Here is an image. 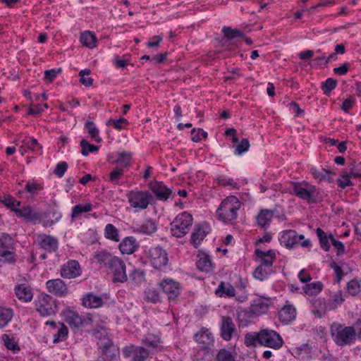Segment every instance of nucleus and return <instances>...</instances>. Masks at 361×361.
Listing matches in <instances>:
<instances>
[{
  "label": "nucleus",
  "instance_id": "15",
  "mask_svg": "<svg viewBox=\"0 0 361 361\" xmlns=\"http://www.w3.org/2000/svg\"><path fill=\"white\" fill-rule=\"evenodd\" d=\"M237 329L231 317L228 316L221 317V323L220 326V336L223 340L229 341L233 335L236 333Z\"/></svg>",
  "mask_w": 361,
  "mask_h": 361
},
{
  "label": "nucleus",
  "instance_id": "45",
  "mask_svg": "<svg viewBox=\"0 0 361 361\" xmlns=\"http://www.w3.org/2000/svg\"><path fill=\"white\" fill-rule=\"evenodd\" d=\"M323 288V284L320 281L307 283L304 287V292L308 295H316L319 294Z\"/></svg>",
  "mask_w": 361,
  "mask_h": 361
},
{
  "label": "nucleus",
  "instance_id": "30",
  "mask_svg": "<svg viewBox=\"0 0 361 361\" xmlns=\"http://www.w3.org/2000/svg\"><path fill=\"white\" fill-rule=\"evenodd\" d=\"M82 305L87 308H99L103 305V299L102 297L89 293L85 295L82 298Z\"/></svg>",
  "mask_w": 361,
  "mask_h": 361
},
{
  "label": "nucleus",
  "instance_id": "12",
  "mask_svg": "<svg viewBox=\"0 0 361 361\" xmlns=\"http://www.w3.org/2000/svg\"><path fill=\"white\" fill-rule=\"evenodd\" d=\"M159 287L167 295L169 300L176 298L180 293V284L172 279L168 278L164 279L159 283Z\"/></svg>",
  "mask_w": 361,
  "mask_h": 361
},
{
  "label": "nucleus",
  "instance_id": "27",
  "mask_svg": "<svg viewBox=\"0 0 361 361\" xmlns=\"http://www.w3.org/2000/svg\"><path fill=\"white\" fill-rule=\"evenodd\" d=\"M255 255L257 257L260 259L261 262L259 264L271 269L274 262L276 259V253L274 250H269L267 252H264L259 249H256Z\"/></svg>",
  "mask_w": 361,
  "mask_h": 361
},
{
  "label": "nucleus",
  "instance_id": "5",
  "mask_svg": "<svg viewBox=\"0 0 361 361\" xmlns=\"http://www.w3.org/2000/svg\"><path fill=\"white\" fill-rule=\"evenodd\" d=\"M283 341L279 333L274 330H260V345L271 348L275 350L282 347Z\"/></svg>",
  "mask_w": 361,
  "mask_h": 361
},
{
  "label": "nucleus",
  "instance_id": "48",
  "mask_svg": "<svg viewBox=\"0 0 361 361\" xmlns=\"http://www.w3.org/2000/svg\"><path fill=\"white\" fill-rule=\"evenodd\" d=\"M132 159V154L130 152H127L126 151H123L118 154V158L115 161L116 164H118L121 168H126L130 164V161Z\"/></svg>",
  "mask_w": 361,
  "mask_h": 361
},
{
  "label": "nucleus",
  "instance_id": "62",
  "mask_svg": "<svg viewBox=\"0 0 361 361\" xmlns=\"http://www.w3.org/2000/svg\"><path fill=\"white\" fill-rule=\"evenodd\" d=\"M350 177H353L350 175V173L349 174H343L340 177L337 178V184L338 186L341 188H345L348 186H350L352 185V183L350 180Z\"/></svg>",
  "mask_w": 361,
  "mask_h": 361
},
{
  "label": "nucleus",
  "instance_id": "21",
  "mask_svg": "<svg viewBox=\"0 0 361 361\" xmlns=\"http://www.w3.org/2000/svg\"><path fill=\"white\" fill-rule=\"evenodd\" d=\"M210 231V226L207 223L204 222L196 226L191 234L190 241L192 244L197 247Z\"/></svg>",
  "mask_w": 361,
  "mask_h": 361
},
{
  "label": "nucleus",
  "instance_id": "44",
  "mask_svg": "<svg viewBox=\"0 0 361 361\" xmlns=\"http://www.w3.org/2000/svg\"><path fill=\"white\" fill-rule=\"evenodd\" d=\"M13 311L10 308L0 307V328L7 326L13 317Z\"/></svg>",
  "mask_w": 361,
  "mask_h": 361
},
{
  "label": "nucleus",
  "instance_id": "46",
  "mask_svg": "<svg viewBox=\"0 0 361 361\" xmlns=\"http://www.w3.org/2000/svg\"><path fill=\"white\" fill-rule=\"evenodd\" d=\"M271 269L264 265L259 264L253 271V276L259 281H263L268 278Z\"/></svg>",
  "mask_w": 361,
  "mask_h": 361
},
{
  "label": "nucleus",
  "instance_id": "43",
  "mask_svg": "<svg viewBox=\"0 0 361 361\" xmlns=\"http://www.w3.org/2000/svg\"><path fill=\"white\" fill-rule=\"evenodd\" d=\"M104 236L106 238L118 243L120 240L118 230L111 224L106 225L104 228Z\"/></svg>",
  "mask_w": 361,
  "mask_h": 361
},
{
  "label": "nucleus",
  "instance_id": "2",
  "mask_svg": "<svg viewBox=\"0 0 361 361\" xmlns=\"http://www.w3.org/2000/svg\"><path fill=\"white\" fill-rule=\"evenodd\" d=\"M355 333L353 326H344L338 322L332 323L330 326V334L334 342L341 347L353 343L355 341Z\"/></svg>",
  "mask_w": 361,
  "mask_h": 361
},
{
  "label": "nucleus",
  "instance_id": "60",
  "mask_svg": "<svg viewBox=\"0 0 361 361\" xmlns=\"http://www.w3.org/2000/svg\"><path fill=\"white\" fill-rule=\"evenodd\" d=\"M347 291L352 295H356L360 291L359 282L355 279L349 281L347 285Z\"/></svg>",
  "mask_w": 361,
  "mask_h": 361
},
{
  "label": "nucleus",
  "instance_id": "14",
  "mask_svg": "<svg viewBox=\"0 0 361 361\" xmlns=\"http://www.w3.org/2000/svg\"><path fill=\"white\" fill-rule=\"evenodd\" d=\"M13 249V239L6 233H0V256L4 257L7 261L14 260V254L11 251Z\"/></svg>",
  "mask_w": 361,
  "mask_h": 361
},
{
  "label": "nucleus",
  "instance_id": "59",
  "mask_svg": "<svg viewBox=\"0 0 361 361\" xmlns=\"http://www.w3.org/2000/svg\"><path fill=\"white\" fill-rule=\"evenodd\" d=\"M157 231V226L155 223L151 220L147 221L140 226V231L144 233L150 235Z\"/></svg>",
  "mask_w": 361,
  "mask_h": 361
},
{
  "label": "nucleus",
  "instance_id": "7",
  "mask_svg": "<svg viewBox=\"0 0 361 361\" xmlns=\"http://www.w3.org/2000/svg\"><path fill=\"white\" fill-rule=\"evenodd\" d=\"M292 192L299 198L310 201L316 192V187L306 181L292 183Z\"/></svg>",
  "mask_w": 361,
  "mask_h": 361
},
{
  "label": "nucleus",
  "instance_id": "57",
  "mask_svg": "<svg viewBox=\"0 0 361 361\" xmlns=\"http://www.w3.org/2000/svg\"><path fill=\"white\" fill-rule=\"evenodd\" d=\"M144 343L149 348H155L160 343V338L156 335L148 334L143 340Z\"/></svg>",
  "mask_w": 361,
  "mask_h": 361
},
{
  "label": "nucleus",
  "instance_id": "37",
  "mask_svg": "<svg viewBox=\"0 0 361 361\" xmlns=\"http://www.w3.org/2000/svg\"><path fill=\"white\" fill-rule=\"evenodd\" d=\"M221 31L224 37L228 41L245 37V32L243 30L237 28L233 29L229 26H224Z\"/></svg>",
  "mask_w": 361,
  "mask_h": 361
},
{
  "label": "nucleus",
  "instance_id": "52",
  "mask_svg": "<svg viewBox=\"0 0 361 361\" xmlns=\"http://www.w3.org/2000/svg\"><path fill=\"white\" fill-rule=\"evenodd\" d=\"M92 210L91 204H75L73 209L72 218L80 219L82 214L89 212Z\"/></svg>",
  "mask_w": 361,
  "mask_h": 361
},
{
  "label": "nucleus",
  "instance_id": "20",
  "mask_svg": "<svg viewBox=\"0 0 361 361\" xmlns=\"http://www.w3.org/2000/svg\"><path fill=\"white\" fill-rule=\"evenodd\" d=\"M272 303L270 298H259L253 300L250 307V312L255 316L265 314Z\"/></svg>",
  "mask_w": 361,
  "mask_h": 361
},
{
  "label": "nucleus",
  "instance_id": "53",
  "mask_svg": "<svg viewBox=\"0 0 361 361\" xmlns=\"http://www.w3.org/2000/svg\"><path fill=\"white\" fill-rule=\"evenodd\" d=\"M80 145L81 147V154L83 156H87L90 153H94L99 150V147L90 144L85 139H82Z\"/></svg>",
  "mask_w": 361,
  "mask_h": 361
},
{
  "label": "nucleus",
  "instance_id": "39",
  "mask_svg": "<svg viewBox=\"0 0 361 361\" xmlns=\"http://www.w3.org/2000/svg\"><path fill=\"white\" fill-rule=\"evenodd\" d=\"M99 348L102 350V355L106 356L107 359L111 360L116 357L113 352L114 350V343L109 338H106L105 341L100 344Z\"/></svg>",
  "mask_w": 361,
  "mask_h": 361
},
{
  "label": "nucleus",
  "instance_id": "49",
  "mask_svg": "<svg viewBox=\"0 0 361 361\" xmlns=\"http://www.w3.org/2000/svg\"><path fill=\"white\" fill-rule=\"evenodd\" d=\"M337 84L336 80L329 78L325 81L322 82L321 89L326 96H329L331 92L336 87Z\"/></svg>",
  "mask_w": 361,
  "mask_h": 361
},
{
  "label": "nucleus",
  "instance_id": "29",
  "mask_svg": "<svg viewBox=\"0 0 361 361\" xmlns=\"http://www.w3.org/2000/svg\"><path fill=\"white\" fill-rule=\"evenodd\" d=\"M310 173L314 179L319 181H328L329 183L334 181V176H335V173L324 168L317 169L312 167L310 169Z\"/></svg>",
  "mask_w": 361,
  "mask_h": 361
},
{
  "label": "nucleus",
  "instance_id": "41",
  "mask_svg": "<svg viewBox=\"0 0 361 361\" xmlns=\"http://www.w3.org/2000/svg\"><path fill=\"white\" fill-rule=\"evenodd\" d=\"M27 147L36 154H41L42 152V145L38 142V141L35 138L32 137L24 140L23 141L22 147Z\"/></svg>",
  "mask_w": 361,
  "mask_h": 361
},
{
  "label": "nucleus",
  "instance_id": "8",
  "mask_svg": "<svg viewBox=\"0 0 361 361\" xmlns=\"http://www.w3.org/2000/svg\"><path fill=\"white\" fill-rule=\"evenodd\" d=\"M224 134L226 136L231 137V142L235 144L233 150L235 155L241 156L249 150L250 147L249 140L247 138H243L239 141L236 129L233 128H228L226 130Z\"/></svg>",
  "mask_w": 361,
  "mask_h": 361
},
{
  "label": "nucleus",
  "instance_id": "47",
  "mask_svg": "<svg viewBox=\"0 0 361 361\" xmlns=\"http://www.w3.org/2000/svg\"><path fill=\"white\" fill-rule=\"evenodd\" d=\"M85 128L96 142L102 141V138L99 137V130L93 121H87L85 123Z\"/></svg>",
  "mask_w": 361,
  "mask_h": 361
},
{
  "label": "nucleus",
  "instance_id": "11",
  "mask_svg": "<svg viewBox=\"0 0 361 361\" xmlns=\"http://www.w3.org/2000/svg\"><path fill=\"white\" fill-rule=\"evenodd\" d=\"M123 356L132 357V361H145L149 356V352L142 346L130 345L123 349Z\"/></svg>",
  "mask_w": 361,
  "mask_h": 361
},
{
  "label": "nucleus",
  "instance_id": "25",
  "mask_svg": "<svg viewBox=\"0 0 361 361\" xmlns=\"http://www.w3.org/2000/svg\"><path fill=\"white\" fill-rule=\"evenodd\" d=\"M138 247V243L133 236L126 237L118 245L121 252L126 255L134 253Z\"/></svg>",
  "mask_w": 361,
  "mask_h": 361
},
{
  "label": "nucleus",
  "instance_id": "40",
  "mask_svg": "<svg viewBox=\"0 0 361 361\" xmlns=\"http://www.w3.org/2000/svg\"><path fill=\"white\" fill-rule=\"evenodd\" d=\"M273 217V212L269 209H262L257 216V224L262 227L265 228L269 225L271 219Z\"/></svg>",
  "mask_w": 361,
  "mask_h": 361
},
{
  "label": "nucleus",
  "instance_id": "22",
  "mask_svg": "<svg viewBox=\"0 0 361 361\" xmlns=\"http://www.w3.org/2000/svg\"><path fill=\"white\" fill-rule=\"evenodd\" d=\"M129 203H150L154 200L152 195L147 190H131L128 193Z\"/></svg>",
  "mask_w": 361,
  "mask_h": 361
},
{
  "label": "nucleus",
  "instance_id": "61",
  "mask_svg": "<svg viewBox=\"0 0 361 361\" xmlns=\"http://www.w3.org/2000/svg\"><path fill=\"white\" fill-rule=\"evenodd\" d=\"M216 360L218 361H235L231 353L226 349H221L219 351Z\"/></svg>",
  "mask_w": 361,
  "mask_h": 361
},
{
  "label": "nucleus",
  "instance_id": "18",
  "mask_svg": "<svg viewBox=\"0 0 361 361\" xmlns=\"http://www.w3.org/2000/svg\"><path fill=\"white\" fill-rule=\"evenodd\" d=\"M47 290L58 297H63L68 294V288L64 281L61 279H50L46 282Z\"/></svg>",
  "mask_w": 361,
  "mask_h": 361
},
{
  "label": "nucleus",
  "instance_id": "26",
  "mask_svg": "<svg viewBox=\"0 0 361 361\" xmlns=\"http://www.w3.org/2000/svg\"><path fill=\"white\" fill-rule=\"evenodd\" d=\"M65 322L72 329H79L81 328V318L78 313L70 309H66L63 312Z\"/></svg>",
  "mask_w": 361,
  "mask_h": 361
},
{
  "label": "nucleus",
  "instance_id": "9",
  "mask_svg": "<svg viewBox=\"0 0 361 361\" xmlns=\"http://www.w3.org/2000/svg\"><path fill=\"white\" fill-rule=\"evenodd\" d=\"M149 262L154 268L159 269L168 263V256L165 250L159 246L152 247L149 250Z\"/></svg>",
  "mask_w": 361,
  "mask_h": 361
},
{
  "label": "nucleus",
  "instance_id": "31",
  "mask_svg": "<svg viewBox=\"0 0 361 361\" xmlns=\"http://www.w3.org/2000/svg\"><path fill=\"white\" fill-rule=\"evenodd\" d=\"M197 267L199 270L204 272H212L214 267L209 255L204 252H199L197 255Z\"/></svg>",
  "mask_w": 361,
  "mask_h": 361
},
{
  "label": "nucleus",
  "instance_id": "50",
  "mask_svg": "<svg viewBox=\"0 0 361 361\" xmlns=\"http://www.w3.org/2000/svg\"><path fill=\"white\" fill-rule=\"evenodd\" d=\"M257 343L260 345V331L257 333H247L245 335L244 344L246 347L255 346Z\"/></svg>",
  "mask_w": 361,
  "mask_h": 361
},
{
  "label": "nucleus",
  "instance_id": "28",
  "mask_svg": "<svg viewBox=\"0 0 361 361\" xmlns=\"http://www.w3.org/2000/svg\"><path fill=\"white\" fill-rule=\"evenodd\" d=\"M14 290L16 297L23 302H30L33 298V293L30 287L25 283L16 286Z\"/></svg>",
  "mask_w": 361,
  "mask_h": 361
},
{
  "label": "nucleus",
  "instance_id": "42",
  "mask_svg": "<svg viewBox=\"0 0 361 361\" xmlns=\"http://www.w3.org/2000/svg\"><path fill=\"white\" fill-rule=\"evenodd\" d=\"M129 282L133 285H140L145 281V274L144 271L139 269H134L129 274Z\"/></svg>",
  "mask_w": 361,
  "mask_h": 361
},
{
  "label": "nucleus",
  "instance_id": "35",
  "mask_svg": "<svg viewBox=\"0 0 361 361\" xmlns=\"http://www.w3.org/2000/svg\"><path fill=\"white\" fill-rule=\"evenodd\" d=\"M80 42L85 47L92 49L97 45V37L93 32L85 31L82 32L80 37Z\"/></svg>",
  "mask_w": 361,
  "mask_h": 361
},
{
  "label": "nucleus",
  "instance_id": "32",
  "mask_svg": "<svg viewBox=\"0 0 361 361\" xmlns=\"http://www.w3.org/2000/svg\"><path fill=\"white\" fill-rule=\"evenodd\" d=\"M195 340L198 343L202 345L203 348H207V347L213 342L214 338L208 329H202L195 334Z\"/></svg>",
  "mask_w": 361,
  "mask_h": 361
},
{
  "label": "nucleus",
  "instance_id": "3",
  "mask_svg": "<svg viewBox=\"0 0 361 361\" xmlns=\"http://www.w3.org/2000/svg\"><path fill=\"white\" fill-rule=\"evenodd\" d=\"M192 224V217L188 212L178 215L171 223V234L177 238H181L188 233Z\"/></svg>",
  "mask_w": 361,
  "mask_h": 361
},
{
  "label": "nucleus",
  "instance_id": "58",
  "mask_svg": "<svg viewBox=\"0 0 361 361\" xmlns=\"http://www.w3.org/2000/svg\"><path fill=\"white\" fill-rule=\"evenodd\" d=\"M2 338L4 342V345L8 350H11L13 352L20 350V348L14 341L13 338H11L8 335L4 334Z\"/></svg>",
  "mask_w": 361,
  "mask_h": 361
},
{
  "label": "nucleus",
  "instance_id": "17",
  "mask_svg": "<svg viewBox=\"0 0 361 361\" xmlns=\"http://www.w3.org/2000/svg\"><path fill=\"white\" fill-rule=\"evenodd\" d=\"M37 242L40 248L50 253L56 252L59 247V240L56 237L44 233L37 235Z\"/></svg>",
  "mask_w": 361,
  "mask_h": 361
},
{
  "label": "nucleus",
  "instance_id": "23",
  "mask_svg": "<svg viewBox=\"0 0 361 361\" xmlns=\"http://www.w3.org/2000/svg\"><path fill=\"white\" fill-rule=\"evenodd\" d=\"M296 314L297 311L295 306L288 301H286V304L279 312V318L282 323L288 324L295 319Z\"/></svg>",
  "mask_w": 361,
  "mask_h": 361
},
{
  "label": "nucleus",
  "instance_id": "13",
  "mask_svg": "<svg viewBox=\"0 0 361 361\" xmlns=\"http://www.w3.org/2000/svg\"><path fill=\"white\" fill-rule=\"evenodd\" d=\"M239 208L233 204H220L216 210L218 219L224 223L231 222L236 219Z\"/></svg>",
  "mask_w": 361,
  "mask_h": 361
},
{
  "label": "nucleus",
  "instance_id": "24",
  "mask_svg": "<svg viewBox=\"0 0 361 361\" xmlns=\"http://www.w3.org/2000/svg\"><path fill=\"white\" fill-rule=\"evenodd\" d=\"M312 313L317 318H322L329 311L326 301L322 298H314L310 300Z\"/></svg>",
  "mask_w": 361,
  "mask_h": 361
},
{
  "label": "nucleus",
  "instance_id": "10",
  "mask_svg": "<svg viewBox=\"0 0 361 361\" xmlns=\"http://www.w3.org/2000/svg\"><path fill=\"white\" fill-rule=\"evenodd\" d=\"M149 188L155 195L156 199L159 201L165 202L172 196H175V193L172 189L167 187L163 182L153 180L149 183Z\"/></svg>",
  "mask_w": 361,
  "mask_h": 361
},
{
  "label": "nucleus",
  "instance_id": "34",
  "mask_svg": "<svg viewBox=\"0 0 361 361\" xmlns=\"http://www.w3.org/2000/svg\"><path fill=\"white\" fill-rule=\"evenodd\" d=\"M215 293L219 297H233L235 295V290L230 283L221 282Z\"/></svg>",
  "mask_w": 361,
  "mask_h": 361
},
{
  "label": "nucleus",
  "instance_id": "51",
  "mask_svg": "<svg viewBox=\"0 0 361 361\" xmlns=\"http://www.w3.org/2000/svg\"><path fill=\"white\" fill-rule=\"evenodd\" d=\"M145 299L149 302L157 303L160 301L159 293L154 288H148L145 290Z\"/></svg>",
  "mask_w": 361,
  "mask_h": 361
},
{
  "label": "nucleus",
  "instance_id": "19",
  "mask_svg": "<svg viewBox=\"0 0 361 361\" xmlns=\"http://www.w3.org/2000/svg\"><path fill=\"white\" fill-rule=\"evenodd\" d=\"M82 270L76 260H69L61 268V276L64 279H73L80 276Z\"/></svg>",
  "mask_w": 361,
  "mask_h": 361
},
{
  "label": "nucleus",
  "instance_id": "64",
  "mask_svg": "<svg viewBox=\"0 0 361 361\" xmlns=\"http://www.w3.org/2000/svg\"><path fill=\"white\" fill-rule=\"evenodd\" d=\"M67 169L68 164L66 161H60L56 164L54 170V173L59 178H61L65 174Z\"/></svg>",
  "mask_w": 361,
  "mask_h": 361
},
{
  "label": "nucleus",
  "instance_id": "1",
  "mask_svg": "<svg viewBox=\"0 0 361 361\" xmlns=\"http://www.w3.org/2000/svg\"><path fill=\"white\" fill-rule=\"evenodd\" d=\"M94 258L98 263L104 264L110 270L114 283H124L128 281L126 266L123 259L106 250L95 252Z\"/></svg>",
  "mask_w": 361,
  "mask_h": 361
},
{
  "label": "nucleus",
  "instance_id": "16",
  "mask_svg": "<svg viewBox=\"0 0 361 361\" xmlns=\"http://www.w3.org/2000/svg\"><path fill=\"white\" fill-rule=\"evenodd\" d=\"M5 205L13 212L17 216L22 217L27 221L37 220L39 218L37 214L30 206L21 207L22 204Z\"/></svg>",
  "mask_w": 361,
  "mask_h": 361
},
{
  "label": "nucleus",
  "instance_id": "54",
  "mask_svg": "<svg viewBox=\"0 0 361 361\" xmlns=\"http://www.w3.org/2000/svg\"><path fill=\"white\" fill-rule=\"evenodd\" d=\"M316 233L322 248L325 251L329 250L331 246L329 242V237L326 235V233L320 228H317Z\"/></svg>",
  "mask_w": 361,
  "mask_h": 361
},
{
  "label": "nucleus",
  "instance_id": "6",
  "mask_svg": "<svg viewBox=\"0 0 361 361\" xmlns=\"http://www.w3.org/2000/svg\"><path fill=\"white\" fill-rule=\"evenodd\" d=\"M37 311L43 317L56 313V305L52 297L47 294H41L35 302Z\"/></svg>",
  "mask_w": 361,
  "mask_h": 361
},
{
  "label": "nucleus",
  "instance_id": "36",
  "mask_svg": "<svg viewBox=\"0 0 361 361\" xmlns=\"http://www.w3.org/2000/svg\"><path fill=\"white\" fill-rule=\"evenodd\" d=\"M216 183L223 187H230L232 189H238L240 188L239 183L232 178L225 175H219L215 178Z\"/></svg>",
  "mask_w": 361,
  "mask_h": 361
},
{
  "label": "nucleus",
  "instance_id": "33",
  "mask_svg": "<svg viewBox=\"0 0 361 361\" xmlns=\"http://www.w3.org/2000/svg\"><path fill=\"white\" fill-rule=\"evenodd\" d=\"M344 301L345 298L343 292L340 290L336 291L331 295V298L326 301L329 311L336 310Z\"/></svg>",
  "mask_w": 361,
  "mask_h": 361
},
{
  "label": "nucleus",
  "instance_id": "56",
  "mask_svg": "<svg viewBox=\"0 0 361 361\" xmlns=\"http://www.w3.org/2000/svg\"><path fill=\"white\" fill-rule=\"evenodd\" d=\"M91 71L90 69L81 70L79 73L80 77V82L85 87H90L93 84V78L89 77Z\"/></svg>",
  "mask_w": 361,
  "mask_h": 361
},
{
  "label": "nucleus",
  "instance_id": "4",
  "mask_svg": "<svg viewBox=\"0 0 361 361\" xmlns=\"http://www.w3.org/2000/svg\"><path fill=\"white\" fill-rule=\"evenodd\" d=\"M303 235H298L293 230H286L281 233L279 237L280 243L287 248H292L295 245L300 244L303 247L310 245L309 240H304Z\"/></svg>",
  "mask_w": 361,
  "mask_h": 361
},
{
  "label": "nucleus",
  "instance_id": "63",
  "mask_svg": "<svg viewBox=\"0 0 361 361\" xmlns=\"http://www.w3.org/2000/svg\"><path fill=\"white\" fill-rule=\"evenodd\" d=\"M42 189V187L41 184L35 182H28L25 186V190L30 193L31 195L37 194L38 191L41 190Z\"/></svg>",
  "mask_w": 361,
  "mask_h": 361
},
{
  "label": "nucleus",
  "instance_id": "55",
  "mask_svg": "<svg viewBox=\"0 0 361 361\" xmlns=\"http://www.w3.org/2000/svg\"><path fill=\"white\" fill-rule=\"evenodd\" d=\"M129 122L126 118H120L117 120L110 118L106 122V126H112L115 129L121 130L126 128Z\"/></svg>",
  "mask_w": 361,
  "mask_h": 361
},
{
  "label": "nucleus",
  "instance_id": "38",
  "mask_svg": "<svg viewBox=\"0 0 361 361\" xmlns=\"http://www.w3.org/2000/svg\"><path fill=\"white\" fill-rule=\"evenodd\" d=\"M54 331H56L53 333V342L54 343H57L66 340L68 336V330L64 324L59 322L58 327L54 329Z\"/></svg>",
  "mask_w": 361,
  "mask_h": 361
}]
</instances>
